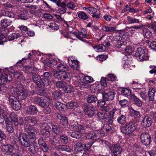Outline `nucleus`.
Segmentation results:
<instances>
[{
	"label": "nucleus",
	"mask_w": 156,
	"mask_h": 156,
	"mask_svg": "<svg viewBox=\"0 0 156 156\" xmlns=\"http://www.w3.org/2000/svg\"><path fill=\"white\" fill-rule=\"evenodd\" d=\"M124 125L120 127V130L121 133L125 135H130L136 129L135 124L133 121H130Z\"/></svg>",
	"instance_id": "nucleus-1"
},
{
	"label": "nucleus",
	"mask_w": 156,
	"mask_h": 156,
	"mask_svg": "<svg viewBox=\"0 0 156 156\" xmlns=\"http://www.w3.org/2000/svg\"><path fill=\"white\" fill-rule=\"evenodd\" d=\"M6 106L4 105H0V124L3 123L5 120L6 125L8 123L9 114L6 109Z\"/></svg>",
	"instance_id": "nucleus-2"
},
{
	"label": "nucleus",
	"mask_w": 156,
	"mask_h": 156,
	"mask_svg": "<svg viewBox=\"0 0 156 156\" xmlns=\"http://www.w3.org/2000/svg\"><path fill=\"white\" fill-rule=\"evenodd\" d=\"M24 129L28 130L30 129H34L32 126L35 125L37 123L36 117L31 116L25 117L24 119Z\"/></svg>",
	"instance_id": "nucleus-3"
},
{
	"label": "nucleus",
	"mask_w": 156,
	"mask_h": 156,
	"mask_svg": "<svg viewBox=\"0 0 156 156\" xmlns=\"http://www.w3.org/2000/svg\"><path fill=\"white\" fill-rule=\"evenodd\" d=\"M53 73L54 77L59 80L62 81L66 80L68 82H70L71 79L68 76L69 74L67 71H55L53 72Z\"/></svg>",
	"instance_id": "nucleus-4"
},
{
	"label": "nucleus",
	"mask_w": 156,
	"mask_h": 156,
	"mask_svg": "<svg viewBox=\"0 0 156 156\" xmlns=\"http://www.w3.org/2000/svg\"><path fill=\"white\" fill-rule=\"evenodd\" d=\"M135 55L136 59L139 61L146 60L148 58L145 50L141 47H139L137 49Z\"/></svg>",
	"instance_id": "nucleus-5"
},
{
	"label": "nucleus",
	"mask_w": 156,
	"mask_h": 156,
	"mask_svg": "<svg viewBox=\"0 0 156 156\" xmlns=\"http://www.w3.org/2000/svg\"><path fill=\"white\" fill-rule=\"evenodd\" d=\"M14 148L13 145L6 144L1 146V151L5 155L9 156L12 154L14 151Z\"/></svg>",
	"instance_id": "nucleus-6"
},
{
	"label": "nucleus",
	"mask_w": 156,
	"mask_h": 156,
	"mask_svg": "<svg viewBox=\"0 0 156 156\" xmlns=\"http://www.w3.org/2000/svg\"><path fill=\"white\" fill-rule=\"evenodd\" d=\"M140 138L143 145L147 146L150 144L151 136L148 133L145 132L142 133L140 135Z\"/></svg>",
	"instance_id": "nucleus-7"
},
{
	"label": "nucleus",
	"mask_w": 156,
	"mask_h": 156,
	"mask_svg": "<svg viewBox=\"0 0 156 156\" xmlns=\"http://www.w3.org/2000/svg\"><path fill=\"white\" fill-rule=\"evenodd\" d=\"M82 105L84 112L89 118H91L94 115L95 109L93 106H91L86 104H84Z\"/></svg>",
	"instance_id": "nucleus-8"
},
{
	"label": "nucleus",
	"mask_w": 156,
	"mask_h": 156,
	"mask_svg": "<svg viewBox=\"0 0 156 156\" xmlns=\"http://www.w3.org/2000/svg\"><path fill=\"white\" fill-rule=\"evenodd\" d=\"M110 150L114 156H119L121 153L122 150V147L119 143L113 144L111 146Z\"/></svg>",
	"instance_id": "nucleus-9"
},
{
	"label": "nucleus",
	"mask_w": 156,
	"mask_h": 156,
	"mask_svg": "<svg viewBox=\"0 0 156 156\" xmlns=\"http://www.w3.org/2000/svg\"><path fill=\"white\" fill-rule=\"evenodd\" d=\"M18 138L21 145L24 147H27L29 145L30 142L25 133L20 132Z\"/></svg>",
	"instance_id": "nucleus-10"
},
{
	"label": "nucleus",
	"mask_w": 156,
	"mask_h": 156,
	"mask_svg": "<svg viewBox=\"0 0 156 156\" xmlns=\"http://www.w3.org/2000/svg\"><path fill=\"white\" fill-rule=\"evenodd\" d=\"M9 101L13 109L18 111L21 108L20 103L19 101L16 100V99L14 97L10 96L9 98Z\"/></svg>",
	"instance_id": "nucleus-11"
},
{
	"label": "nucleus",
	"mask_w": 156,
	"mask_h": 156,
	"mask_svg": "<svg viewBox=\"0 0 156 156\" xmlns=\"http://www.w3.org/2000/svg\"><path fill=\"white\" fill-rule=\"evenodd\" d=\"M70 33V34H73L77 38L82 41H83V38H86V30L83 28L81 29L80 30L78 31L77 32L71 31Z\"/></svg>",
	"instance_id": "nucleus-12"
},
{
	"label": "nucleus",
	"mask_w": 156,
	"mask_h": 156,
	"mask_svg": "<svg viewBox=\"0 0 156 156\" xmlns=\"http://www.w3.org/2000/svg\"><path fill=\"white\" fill-rule=\"evenodd\" d=\"M28 134L27 135L30 143H35L36 142V136L35 132L36 131L35 129H30L29 130L25 129Z\"/></svg>",
	"instance_id": "nucleus-13"
},
{
	"label": "nucleus",
	"mask_w": 156,
	"mask_h": 156,
	"mask_svg": "<svg viewBox=\"0 0 156 156\" xmlns=\"http://www.w3.org/2000/svg\"><path fill=\"white\" fill-rule=\"evenodd\" d=\"M153 123L151 118L148 115H144L141 121V124L142 126L144 128L150 126Z\"/></svg>",
	"instance_id": "nucleus-14"
},
{
	"label": "nucleus",
	"mask_w": 156,
	"mask_h": 156,
	"mask_svg": "<svg viewBox=\"0 0 156 156\" xmlns=\"http://www.w3.org/2000/svg\"><path fill=\"white\" fill-rule=\"evenodd\" d=\"M66 107L69 109H73L78 113H80V108L79 104L76 101H71L66 105Z\"/></svg>",
	"instance_id": "nucleus-15"
},
{
	"label": "nucleus",
	"mask_w": 156,
	"mask_h": 156,
	"mask_svg": "<svg viewBox=\"0 0 156 156\" xmlns=\"http://www.w3.org/2000/svg\"><path fill=\"white\" fill-rule=\"evenodd\" d=\"M102 98L103 100L106 101L112 100L114 98V92L110 91L108 92L104 91L102 93Z\"/></svg>",
	"instance_id": "nucleus-16"
},
{
	"label": "nucleus",
	"mask_w": 156,
	"mask_h": 156,
	"mask_svg": "<svg viewBox=\"0 0 156 156\" xmlns=\"http://www.w3.org/2000/svg\"><path fill=\"white\" fill-rule=\"evenodd\" d=\"M38 111L36 107L34 105H30L27 108L26 113L27 115H37Z\"/></svg>",
	"instance_id": "nucleus-17"
},
{
	"label": "nucleus",
	"mask_w": 156,
	"mask_h": 156,
	"mask_svg": "<svg viewBox=\"0 0 156 156\" xmlns=\"http://www.w3.org/2000/svg\"><path fill=\"white\" fill-rule=\"evenodd\" d=\"M121 110L120 109L114 108L110 111L109 114L112 117V119H116L121 114Z\"/></svg>",
	"instance_id": "nucleus-18"
},
{
	"label": "nucleus",
	"mask_w": 156,
	"mask_h": 156,
	"mask_svg": "<svg viewBox=\"0 0 156 156\" xmlns=\"http://www.w3.org/2000/svg\"><path fill=\"white\" fill-rule=\"evenodd\" d=\"M31 76L32 81L36 84V86L42 83V79L38 74L34 73L32 74Z\"/></svg>",
	"instance_id": "nucleus-19"
},
{
	"label": "nucleus",
	"mask_w": 156,
	"mask_h": 156,
	"mask_svg": "<svg viewBox=\"0 0 156 156\" xmlns=\"http://www.w3.org/2000/svg\"><path fill=\"white\" fill-rule=\"evenodd\" d=\"M51 75L48 72H46L44 73L43 77L42 79L43 83L46 84L45 85H49L51 83L50 79L51 77Z\"/></svg>",
	"instance_id": "nucleus-20"
},
{
	"label": "nucleus",
	"mask_w": 156,
	"mask_h": 156,
	"mask_svg": "<svg viewBox=\"0 0 156 156\" xmlns=\"http://www.w3.org/2000/svg\"><path fill=\"white\" fill-rule=\"evenodd\" d=\"M86 147V144H85L79 141L74 145V149L76 151L81 152L83 151Z\"/></svg>",
	"instance_id": "nucleus-21"
},
{
	"label": "nucleus",
	"mask_w": 156,
	"mask_h": 156,
	"mask_svg": "<svg viewBox=\"0 0 156 156\" xmlns=\"http://www.w3.org/2000/svg\"><path fill=\"white\" fill-rule=\"evenodd\" d=\"M120 124L124 125L126 123V115L125 113H121L115 119Z\"/></svg>",
	"instance_id": "nucleus-22"
},
{
	"label": "nucleus",
	"mask_w": 156,
	"mask_h": 156,
	"mask_svg": "<svg viewBox=\"0 0 156 156\" xmlns=\"http://www.w3.org/2000/svg\"><path fill=\"white\" fill-rule=\"evenodd\" d=\"M49 128L46 129H41L39 134L44 139H47L50 137L51 133Z\"/></svg>",
	"instance_id": "nucleus-23"
},
{
	"label": "nucleus",
	"mask_w": 156,
	"mask_h": 156,
	"mask_svg": "<svg viewBox=\"0 0 156 156\" xmlns=\"http://www.w3.org/2000/svg\"><path fill=\"white\" fill-rule=\"evenodd\" d=\"M36 102L39 106L42 107H45L48 105L47 100L45 98L38 97L36 99Z\"/></svg>",
	"instance_id": "nucleus-24"
},
{
	"label": "nucleus",
	"mask_w": 156,
	"mask_h": 156,
	"mask_svg": "<svg viewBox=\"0 0 156 156\" xmlns=\"http://www.w3.org/2000/svg\"><path fill=\"white\" fill-rule=\"evenodd\" d=\"M131 98L133 103L138 107H141L143 104V101L139 98H137L134 94H132Z\"/></svg>",
	"instance_id": "nucleus-25"
},
{
	"label": "nucleus",
	"mask_w": 156,
	"mask_h": 156,
	"mask_svg": "<svg viewBox=\"0 0 156 156\" xmlns=\"http://www.w3.org/2000/svg\"><path fill=\"white\" fill-rule=\"evenodd\" d=\"M57 151L66 152H71L72 151V149L69 146L63 144H59L58 145Z\"/></svg>",
	"instance_id": "nucleus-26"
},
{
	"label": "nucleus",
	"mask_w": 156,
	"mask_h": 156,
	"mask_svg": "<svg viewBox=\"0 0 156 156\" xmlns=\"http://www.w3.org/2000/svg\"><path fill=\"white\" fill-rule=\"evenodd\" d=\"M103 128L106 130L107 133H112L114 130V126L111 123H104L103 126Z\"/></svg>",
	"instance_id": "nucleus-27"
},
{
	"label": "nucleus",
	"mask_w": 156,
	"mask_h": 156,
	"mask_svg": "<svg viewBox=\"0 0 156 156\" xmlns=\"http://www.w3.org/2000/svg\"><path fill=\"white\" fill-rule=\"evenodd\" d=\"M98 99L97 97L94 94H89L86 98L87 101L90 104L96 103Z\"/></svg>",
	"instance_id": "nucleus-28"
},
{
	"label": "nucleus",
	"mask_w": 156,
	"mask_h": 156,
	"mask_svg": "<svg viewBox=\"0 0 156 156\" xmlns=\"http://www.w3.org/2000/svg\"><path fill=\"white\" fill-rule=\"evenodd\" d=\"M52 98L54 100H58L61 99L62 96V92L58 90H55L52 93Z\"/></svg>",
	"instance_id": "nucleus-29"
},
{
	"label": "nucleus",
	"mask_w": 156,
	"mask_h": 156,
	"mask_svg": "<svg viewBox=\"0 0 156 156\" xmlns=\"http://www.w3.org/2000/svg\"><path fill=\"white\" fill-rule=\"evenodd\" d=\"M12 23V21L6 18H4L1 20L0 24L2 27H7Z\"/></svg>",
	"instance_id": "nucleus-30"
},
{
	"label": "nucleus",
	"mask_w": 156,
	"mask_h": 156,
	"mask_svg": "<svg viewBox=\"0 0 156 156\" xmlns=\"http://www.w3.org/2000/svg\"><path fill=\"white\" fill-rule=\"evenodd\" d=\"M36 142H35V143H30L29 145L27 147H29V150L33 154L36 153L38 151V148L36 145Z\"/></svg>",
	"instance_id": "nucleus-31"
},
{
	"label": "nucleus",
	"mask_w": 156,
	"mask_h": 156,
	"mask_svg": "<svg viewBox=\"0 0 156 156\" xmlns=\"http://www.w3.org/2000/svg\"><path fill=\"white\" fill-rule=\"evenodd\" d=\"M42 83L36 86L38 87L37 90L38 93L41 95L44 94L46 93V90L44 88V87L46 86H47L48 85H45V84Z\"/></svg>",
	"instance_id": "nucleus-32"
},
{
	"label": "nucleus",
	"mask_w": 156,
	"mask_h": 156,
	"mask_svg": "<svg viewBox=\"0 0 156 156\" xmlns=\"http://www.w3.org/2000/svg\"><path fill=\"white\" fill-rule=\"evenodd\" d=\"M155 90L153 88H150L148 92V97L149 100L150 101H154V97L155 95Z\"/></svg>",
	"instance_id": "nucleus-33"
},
{
	"label": "nucleus",
	"mask_w": 156,
	"mask_h": 156,
	"mask_svg": "<svg viewBox=\"0 0 156 156\" xmlns=\"http://www.w3.org/2000/svg\"><path fill=\"white\" fill-rule=\"evenodd\" d=\"M27 13L28 12L26 10L21 12L18 15V19L24 20H27L28 18Z\"/></svg>",
	"instance_id": "nucleus-34"
},
{
	"label": "nucleus",
	"mask_w": 156,
	"mask_h": 156,
	"mask_svg": "<svg viewBox=\"0 0 156 156\" xmlns=\"http://www.w3.org/2000/svg\"><path fill=\"white\" fill-rule=\"evenodd\" d=\"M9 118H10L11 121L13 122L15 126H17L18 124V117L15 113L12 112L11 113H9Z\"/></svg>",
	"instance_id": "nucleus-35"
},
{
	"label": "nucleus",
	"mask_w": 156,
	"mask_h": 156,
	"mask_svg": "<svg viewBox=\"0 0 156 156\" xmlns=\"http://www.w3.org/2000/svg\"><path fill=\"white\" fill-rule=\"evenodd\" d=\"M97 131H92L89 133L86 136L87 139H88L94 140L95 138L98 137L99 134L97 133Z\"/></svg>",
	"instance_id": "nucleus-36"
},
{
	"label": "nucleus",
	"mask_w": 156,
	"mask_h": 156,
	"mask_svg": "<svg viewBox=\"0 0 156 156\" xmlns=\"http://www.w3.org/2000/svg\"><path fill=\"white\" fill-rule=\"evenodd\" d=\"M54 106L55 108L60 111H64V108L66 107V105L59 101H56L54 104Z\"/></svg>",
	"instance_id": "nucleus-37"
},
{
	"label": "nucleus",
	"mask_w": 156,
	"mask_h": 156,
	"mask_svg": "<svg viewBox=\"0 0 156 156\" xmlns=\"http://www.w3.org/2000/svg\"><path fill=\"white\" fill-rule=\"evenodd\" d=\"M57 69L59 71H68L69 69V67L65 64L59 63L57 66Z\"/></svg>",
	"instance_id": "nucleus-38"
},
{
	"label": "nucleus",
	"mask_w": 156,
	"mask_h": 156,
	"mask_svg": "<svg viewBox=\"0 0 156 156\" xmlns=\"http://www.w3.org/2000/svg\"><path fill=\"white\" fill-rule=\"evenodd\" d=\"M59 138L60 144H66L68 142V137L65 134L60 135Z\"/></svg>",
	"instance_id": "nucleus-39"
},
{
	"label": "nucleus",
	"mask_w": 156,
	"mask_h": 156,
	"mask_svg": "<svg viewBox=\"0 0 156 156\" xmlns=\"http://www.w3.org/2000/svg\"><path fill=\"white\" fill-rule=\"evenodd\" d=\"M120 91L121 94L125 96H128L131 95V94L130 90L126 88H121Z\"/></svg>",
	"instance_id": "nucleus-40"
},
{
	"label": "nucleus",
	"mask_w": 156,
	"mask_h": 156,
	"mask_svg": "<svg viewBox=\"0 0 156 156\" xmlns=\"http://www.w3.org/2000/svg\"><path fill=\"white\" fill-rule=\"evenodd\" d=\"M78 17L80 19L86 20L89 18V15H88L86 13L83 11H80L77 13Z\"/></svg>",
	"instance_id": "nucleus-41"
},
{
	"label": "nucleus",
	"mask_w": 156,
	"mask_h": 156,
	"mask_svg": "<svg viewBox=\"0 0 156 156\" xmlns=\"http://www.w3.org/2000/svg\"><path fill=\"white\" fill-rule=\"evenodd\" d=\"M57 64V61L54 59H47L46 60V65L48 66H53Z\"/></svg>",
	"instance_id": "nucleus-42"
},
{
	"label": "nucleus",
	"mask_w": 156,
	"mask_h": 156,
	"mask_svg": "<svg viewBox=\"0 0 156 156\" xmlns=\"http://www.w3.org/2000/svg\"><path fill=\"white\" fill-rule=\"evenodd\" d=\"M56 87L58 89H62L64 88L66 85H67V83L65 81L62 80L61 81H58L56 82L55 83Z\"/></svg>",
	"instance_id": "nucleus-43"
},
{
	"label": "nucleus",
	"mask_w": 156,
	"mask_h": 156,
	"mask_svg": "<svg viewBox=\"0 0 156 156\" xmlns=\"http://www.w3.org/2000/svg\"><path fill=\"white\" fill-rule=\"evenodd\" d=\"M51 129L53 132L56 134H59L61 132L60 128L58 125H52Z\"/></svg>",
	"instance_id": "nucleus-44"
},
{
	"label": "nucleus",
	"mask_w": 156,
	"mask_h": 156,
	"mask_svg": "<svg viewBox=\"0 0 156 156\" xmlns=\"http://www.w3.org/2000/svg\"><path fill=\"white\" fill-rule=\"evenodd\" d=\"M85 125H83L78 123H75L73 125V128L74 129L78 130H84L85 129Z\"/></svg>",
	"instance_id": "nucleus-45"
},
{
	"label": "nucleus",
	"mask_w": 156,
	"mask_h": 156,
	"mask_svg": "<svg viewBox=\"0 0 156 156\" xmlns=\"http://www.w3.org/2000/svg\"><path fill=\"white\" fill-rule=\"evenodd\" d=\"M69 64L71 68L75 70H77L79 68L80 66L79 65L78 62L77 60L73 59L72 62Z\"/></svg>",
	"instance_id": "nucleus-46"
},
{
	"label": "nucleus",
	"mask_w": 156,
	"mask_h": 156,
	"mask_svg": "<svg viewBox=\"0 0 156 156\" xmlns=\"http://www.w3.org/2000/svg\"><path fill=\"white\" fill-rule=\"evenodd\" d=\"M63 91L67 93H70L73 92L74 91L73 87L71 86L66 85L63 88Z\"/></svg>",
	"instance_id": "nucleus-47"
},
{
	"label": "nucleus",
	"mask_w": 156,
	"mask_h": 156,
	"mask_svg": "<svg viewBox=\"0 0 156 156\" xmlns=\"http://www.w3.org/2000/svg\"><path fill=\"white\" fill-rule=\"evenodd\" d=\"M34 68V67L32 66H25L23 67V70L25 72V73L31 75L33 73H34V72H32Z\"/></svg>",
	"instance_id": "nucleus-48"
},
{
	"label": "nucleus",
	"mask_w": 156,
	"mask_h": 156,
	"mask_svg": "<svg viewBox=\"0 0 156 156\" xmlns=\"http://www.w3.org/2000/svg\"><path fill=\"white\" fill-rule=\"evenodd\" d=\"M143 34L144 37L147 38H151L152 35L151 32H150L149 30L147 29H144Z\"/></svg>",
	"instance_id": "nucleus-49"
},
{
	"label": "nucleus",
	"mask_w": 156,
	"mask_h": 156,
	"mask_svg": "<svg viewBox=\"0 0 156 156\" xmlns=\"http://www.w3.org/2000/svg\"><path fill=\"white\" fill-rule=\"evenodd\" d=\"M21 37V35L19 33H12L8 36V39L9 41H11L15 39H17Z\"/></svg>",
	"instance_id": "nucleus-50"
},
{
	"label": "nucleus",
	"mask_w": 156,
	"mask_h": 156,
	"mask_svg": "<svg viewBox=\"0 0 156 156\" xmlns=\"http://www.w3.org/2000/svg\"><path fill=\"white\" fill-rule=\"evenodd\" d=\"M57 117L58 119L60 120L61 122H64L67 124L68 122L67 118L66 117L64 116L61 113H58L57 115Z\"/></svg>",
	"instance_id": "nucleus-51"
},
{
	"label": "nucleus",
	"mask_w": 156,
	"mask_h": 156,
	"mask_svg": "<svg viewBox=\"0 0 156 156\" xmlns=\"http://www.w3.org/2000/svg\"><path fill=\"white\" fill-rule=\"evenodd\" d=\"M82 135V133L79 131H75L72 133L71 136L73 138L79 139L81 137Z\"/></svg>",
	"instance_id": "nucleus-52"
},
{
	"label": "nucleus",
	"mask_w": 156,
	"mask_h": 156,
	"mask_svg": "<svg viewBox=\"0 0 156 156\" xmlns=\"http://www.w3.org/2000/svg\"><path fill=\"white\" fill-rule=\"evenodd\" d=\"M94 48L98 52H101L104 51L105 48V46L103 44H100L98 45L94 46Z\"/></svg>",
	"instance_id": "nucleus-53"
},
{
	"label": "nucleus",
	"mask_w": 156,
	"mask_h": 156,
	"mask_svg": "<svg viewBox=\"0 0 156 156\" xmlns=\"http://www.w3.org/2000/svg\"><path fill=\"white\" fill-rule=\"evenodd\" d=\"M14 77L18 80H20L22 79L24 76L22 73L17 71L14 72Z\"/></svg>",
	"instance_id": "nucleus-54"
},
{
	"label": "nucleus",
	"mask_w": 156,
	"mask_h": 156,
	"mask_svg": "<svg viewBox=\"0 0 156 156\" xmlns=\"http://www.w3.org/2000/svg\"><path fill=\"white\" fill-rule=\"evenodd\" d=\"M119 104L122 108L127 107L128 105V101L126 99H123L119 101Z\"/></svg>",
	"instance_id": "nucleus-55"
},
{
	"label": "nucleus",
	"mask_w": 156,
	"mask_h": 156,
	"mask_svg": "<svg viewBox=\"0 0 156 156\" xmlns=\"http://www.w3.org/2000/svg\"><path fill=\"white\" fill-rule=\"evenodd\" d=\"M7 74L5 73H1L0 76V82L2 84H5L6 83Z\"/></svg>",
	"instance_id": "nucleus-56"
},
{
	"label": "nucleus",
	"mask_w": 156,
	"mask_h": 156,
	"mask_svg": "<svg viewBox=\"0 0 156 156\" xmlns=\"http://www.w3.org/2000/svg\"><path fill=\"white\" fill-rule=\"evenodd\" d=\"M28 96V94L27 93L19 94L18 96V99L20 101L26 99V98Z\"/></svg>",
	"instance_id": "nucleus-57"
},
{
	"label": "nucleus",
	"mask_w": 156,
	"mask_h": 156,
	"mask_svg": "<svg viewBox=\"0 0 156 156\" xmlns=\"http://www.w3.org/2000/svg\"><path fill=\"white\" fill-rule=\"evenodd\" d=\"M111 119L112 117L111 116L110 117H108L107 115H105L103 118L102 119V122H104L106 123H107L112 122L113 120V119Z\"/></svg>",
	"instance_id": "nucleus-58"
},
{
	"label": "nucleus",
	"mask_w": 156,
	"mask_h": 156,
	"mask_svg": "<svg viewBox=\"0 0 156 156\" xmlns=\"http://www.w3.org/2000/svg\"><path fill=\"white\" fill-rule=\"evenodd\" d=\"M49 142L60 144L59 137L54 136L52 138L49 139Z\"/></svg>",
	"instance_id": "nucleus-59"
},
{
	"label": "nucleus",
	"mask_w": 156,
	"mask_h": 156,
	"mask_svg": "<svg viewBox=\"0 0 156 156\" xmlns=\"http://www.w3.org/2000/svg\"><path fill=\"white\" fill-rule=\"evenodd\" d=\"M16 90L18 92V94H19V93H27V92L26 91V89L22 85L20 86L19 87H17Z\"/></svg>",
	"instance_id": "nucleus-60"
},
{
	"label": "nucleus",
	"mask_w": 156,
	"mask_h": 156,
	"mask_svg": "<svg viewBox=\"0 0 156 156\" xmlns=\"http://www.w3.org/2000/svg\"><path fill=\"white\" fill-rule=\"evenodd\" d=\"M2 14L4 16H8L10 18H14L15 17L14 14L9 11H5V13L3 12Z\"/></svg>",
	"instance_id": "nucleus-61"
},
{
	"label": "nucleus",
	"mask_w": 156,
	"mask_h": 156,
	"mask_svg": "<svg viewBox=\"0 0 156 156\" xmlns=\"http://www.w3.org/2000/svg\"><path fill=\"white\" fill-rule=\"evenodd\" d=\"M128 21L129 23H139V20L138 19L128 17Z\"/></svg>",
	"instance_id": "nucleus-62"
},
{
	"label": "nucleus",
	"mask_w": 156,
	"mask_h": 156,
	"mask_svg": "<svg viewBox=\"0 0 156 156\" xmlns=\"http://www.w3.org/2000/svg\"><path fill=\"white\" fill-rule=\"evenodd\" d=\"M39 126L41 129H46L49 128L48 125L46 122H43L39 124Z\"/></svg>",
	"instance_id": "nucleus-63"
},
{
	"label": "nucleus",
	"mask_w": 156,
	"mask_h": 156,
	"mask_svg": "<svg viewBox=\"0 0 156 156\" xmlns=\"http://www.w3.org/2000/svg\"><path fill=\"white\" fill-rule=\"evenodd\" d=\"M7 27H2L0 29L1 33L3 35H6L9 32V30Z\"/></svg>",
	"instance_id": "nucleus-64"
}]
</instances>
